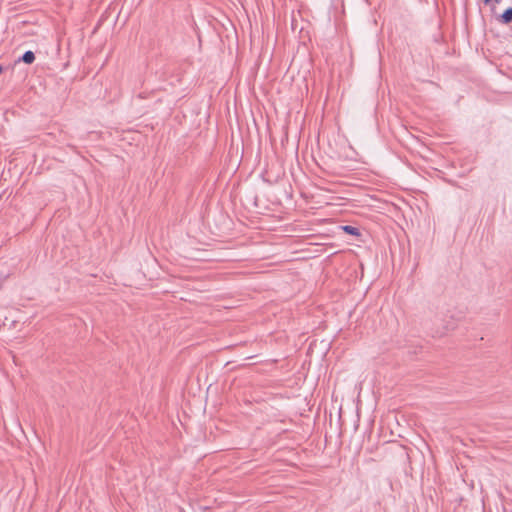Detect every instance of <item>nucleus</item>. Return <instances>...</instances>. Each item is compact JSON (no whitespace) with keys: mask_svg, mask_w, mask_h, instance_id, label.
I'll use <instances>...</instances> for the list:
<instances>
[{"mask_svg":"<svg viewBox=\"0 0 512 512\" xmlns=\"http://www.w3.org/2000/svg\"><path fill=\"white\" fill-rule=\"evenodd\" d=\"M501 0H495L496 3H499Z\"/></svg>","mask_w":512,"mask_h":512,"instance_id":"423d86ee","label":"nucleus"},{"mask_svg":"<svg viewBox=\"0 0 512 512\" xmlns=\"http://www.w3.org/2000/svg\"><path fill=\"white\" fill-rule=\"evenodd\" d=\"M4 71V67L0 65V74Z\"/></svg>","mask_w":512,"mask_h":512,"instance_id":"20e7f679","label":"nucleus"},{"mask_svg":"<svg viewBox=\"0 0 512 512\" xmlns=\"http://www.w3.org/2000/svg\"><path fill=\"white\" fill-rule=\"evenodd\" d=\"M26 64H32L35 61V54L32 51H26L20 58Z\"/></svg>","mask_w":512,"mask_h":512,"instance_id":"f03ea898","label":"nucleus"},{"mask_svg":"<svg viewBox=\"0 0 512 512\" xmlns=\"http://www.w3.org/2000/svg\"><path fill=\"white\" fill-rule=\"evenodd\" d=\"M512 21V7L506 9L501 15H500V22L503 24H508Z\"/></svg>","mask_w":512,"mask_h":512,"instance_id":"f257e3e1","label":"nucleus"},{"mask_svg":"<svg viewBox=\"0 0 512 512\" xmlns=\"http://www.w3.org/2000/svg\"><path fill=\"white\" fill-rule=\"evenodd\" d=\"M491 0H483L485 4H488Z\"/></svg>","mask_w":512,"mask_h":512,"instance_id":"39448f33","label":"nucleus"},{"mask_svg":"<svg viewBox=\"0 0 512 512\" xmlns=\"http://www.w3.org/2000/svg\"><path fill=\"white\" fill-rule=\"evenodd\" d=\"M342 230L349 234V235H353V236H359L360 235V231L357 227H354V226H351V225H345V226H342L341 227Z\"/></svg>","mask_w":512,"mask_h":512,"instance_id":"7ed1b4c3","label":"nucleus"}]
</instances>
